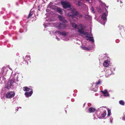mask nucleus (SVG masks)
Returning a JSON list of instances; mask_svg holds the SVG:
<instances>
[{
  "label": "nucleus",
  "mask_w": 125,
  "mask_h": 125,
  "mask_svg": "<svg viewBox=\"0 0 125 125\" xmlns=\"http://www.w3.org/2000/svg\"><path fill=\"white\" fill-rule=\"evenodd\" d=\"M88 111L90 113H93L94 112L96 111V110L94 108L91 107L89 108Z\"/></svg>",
  "instance_id": "9"
},
{
  "label": "nucleus",
  "mask_w": 125,
  "mask_h": 125,
  "mask_svg": "<svg viewBox=\"0 0 125 125\" xmlns=\"http://www.w3.org/2000/svg\"><path fill=\"white\" fill-rule=\"evenodd\" d=\"M103 95L104 96H109V94H108V93L107 92V93H106V94H105Z\"/></svg>",
  "instance_id": "27"
},
{
  "label": "nucleus",
  "mask_w": 125,
  "mask_h": 125,
  "mask_svg": "<svg viewBox=\"0 0 125 125\" xmlns=\"http://www.w3.org/2000/svg\"><path fill=\"white\" fill-rule=\"evenodd\" d=\"M78 31L80 33L83 34L84 32L83 29V28H82L81 29H79Z\"/></svg>",
  "instance_id": "13"
},
{
  "label": "nucleus",
  "mask_w": 125,
  "mask_h": 125,
  "mask_svg": "<svg viewBox=\"0 0 125 125\" xmlns=\"http://www.w3.org/2000/svg\"><path fill=\"white\" fill-rule=\"evenodd\" d=\"M91 10H92V12L93 13H95V12L94 10V9L93 6H92L91 7Z\"/></svg>",
  "instance_id": "26"
},
{
  "label": "nucleus",
  "mask_w": 125,
  "mask_h": 125,
  "mask_svg": "<svg viewBox=\"0 0 125 125\" xmlns=\"http://www.w3.org/2000/svg\"><path fill=\"white\" fill-rule=\"evenodd\" d=\"M106 115V110H104L103 112V113L101 115V118H103L105 117Z\"/></svg>",
  "instance_id": "11"
},
{
  "label": "nucleus",
  "mask_w": 125,
  "mask_h": 125,
  "mask_svg": "<svg viewBox=\"0 0 125 125\" xmlns=\"http://www.w3.org/2000/svg\"><path fill=\"white\" fill-rule=\"evenodd\" d=\"M102 93L103 94V95L105 94H106V93L108 92L106 90H105L104 91H101Z\"/></svg>",
  "instance_id": "22"
},
{
  "label": "nucleus",
  "mask_w": 125,
  "mask_h": 125,
  "mask_svg": "<svg viewBox=\"0 0 125 125\" xmlns=\"http://www.w3.org/2000/svg\"><path fill=\"white\" fill-rule=\"evenodd\" d=\"M60 21L62 22V23H65L67 22V21L63 16L61 15H59L58 17Z\"/></svg>",
  "instance_id": "6"
},
{
  "label": "nucleus",
  "mask_w": 125,
  "mask_h": 125,
  "mask_svg": "<svg viewBox=\"0 0 125 125\" xmlns=\"http://www.w3.org/2000/svg\"><path fill=\"white\" fill-rule=\"evenodd\" d=\"M109 61L108 60L105 61L103 63V65L104 67H107L109 65Z\"/></svg>",
  "instance_id": "7"
},
{
  "label": "nucleus",
  "mask_w": 125,
  "mask_h": 125,
  "mask_svg": "<svg viewBox=\"0 0 125 125\" xmlns=\"http://www.w3.org/2000/svg\"><path fill=\"white\" fill-rule=\"evenodd\" d=\"M86 37L88 38V39H87V40H89L90 41L92 42H94V40L93 38L92 37L88 36H86Z\"/></svg>",
  "instance_id": "10"
},
{
  "label": "nucleus",
  "mask_w": 125,
  "mask_h": 125,
  "mask_svg": "<svg viewBox=\"0 0 125 125\" xmlns=\"http://www.w3.org/2000/svg\"><path fill=\"white\" fill-rule=\"evenodd\" d=\"M102 18L103 19L104 21L106 20V13H104L102 16Z\"/></svg>",
  "instance_id": "12"
},
{
  "label": "nucleus",
  "mask_w": 125,
  "mask_h": 125,
  "mask_svg": "<svg viewBox=\"0 0 125 125\" xmlns=\"http://www.w3.org/2000/svg\"><path fill=\"white\" fill-rule=\"evenodd\" d=\"M109 71L110 72V70H106V75H110V73H108V72Z\"/></svg>",
  "instance_id": "30"
},
{
  "label": "nucleus",
  "mask_w": 125,
  "mask_h": 125,
  "mask_svg": "<svg viewBox=\"0 0 125 125\" xmlns=\"http://www.w3.org/2000/svg\"><path fill=\"white\" fill-rule=\"evenodd\" d=\"M119 103L120 104L124 105L125 103L123 100H120L119 101Z\"/></svg>",
  "instance_id": "18"
},
{
  "label": "nucleus",
  "mask_w": 125,
  "mask_h": 125,
  "mask_svg": "<svg viewBox=\"0 0 125 125\" xmlns=\"http://www.w3.org/2000/svg\"><path fill=\"white\" fill-rule=\"evenodd\" d=\"M122 119L124 120H125V115H124Z\"/></svg>",
  "instance_id": "32"
},
{
  "label": "nucleus",
  "mask_w": 125,
  "mask_h": 125,
  "mask_svg": "<svg viewBox=\"0 0 125 125\" xmlns=\"http://www.w3.org/2000/svg\"><path fill=\"white\" fill-rule=\"evenodd\" d=\"M97 90V88L96 87H95V88L93 89L92 90L94 92H96Z\"/></svg>",
  "instance_id": "24"
},
{
  "label": "nucleus",
  "mask_w": 125,
  "mask_h": 125,
  "mask_svg": "<svg viewBox=\"0 0 125 125\" xmlns=\"http://www.w3.org/2000/svg\"><path fill=\"white\" fill-rule=\"evenodd\" d=\"M56 27L59 29H64L66 27V24L65 23H60Z\"/></svg>",
  "instance_id": "4"
},
{
  "label": "nucleus",
  "mask_w": 125,
  "mask_h": 125,
  "mask_svg": "<svg viewBox=\"0 0 125 125\" xmlns=\"http://www.w3.org/2000/svg\"><path fill=\"white\" fill-rule=\"evenodd\" d=\"M78 13V12L75 10H73L72 12H69L67 14L68 16L70 17V19L72 20H75V16Z\"/></svg>",
  "instance_id": "1"
},
{
  "label": "nucleus",
  "mask_w": 125,
  "mask_h": 125,
  "mask_svg": "<svg viewBox=\"0 0 125 125\" xmlns=\"http://www.w3.org/2000/svg\"><path fill=\"white\" fill-rule=\"evenodd\" d=\"M29 89H30V90H32L33 89L32 87H30L29 88Z\"/></svg>",
  "instance_id": "33"
},
{
  "label": "nucleus",
  "mask_w": 125,
  "mask_h": 125,
  "mask_svg": "<svg viewBox=\"0 0 125 125\" xmlns=\"http://www.w3.org/2000/svg\"><path fill=\"white\" fill-rule=\"evenodd\" d=\"M83 34L85 35H89L88 33L87 32H83Z\"/></svg>",
  "instance_id": "28"
},
{
  "label": "nucleus",
  "mask_w": 125,
  "mask_h": 125,
  "mask_svg": "<svg viewBox=\"0 0 125 125\" xmlns=\"http://www.w3.org/2000/svg\"><path fill=\"white\" fill-rule=\"evenodd\" d=\"M120 2L121 3H123V2L121 0L120 1Z\"/></svg>",
  "instance_id": "34"
},
{
  "label": "nucleus",
  "mask_w": 125,
  "mask_h": 125,
  "mask_svg": "<svg viewBox=\"0 0 125 125\" xmlns=\"http://www.w3.org/2000/svg\"><path fill=\"white\" fill-rule=\"evenodd\" d=\"M15 94V92L13 91L8 92L6 95V97L7 98H11L13 97Z\"/></svg>",
  "instance_id": "2"
},
{
  "label": "nucleus",
  "mask_w": 125,
  "mask_h": 125,
  "mask_svg": "<svg viewBox=\"0 0 125 125\" xmlns=\"http://www.w3.org/2000/svg\"><path fill=\"white\" fill-rule=\"evenodd\" d=\"M25 61L29 60L30 59V57L29 56H26L25 57Z\"/></svg>",
  "instance_id": "19"
},
{
  "label": "nucleus",
  "mask_w": 125,
  "mask_h": 125,
  "mask_svg": "<svg viewBox=\"0 0 125 125\" xmlns=\"http://www.w3.org/2000/svg\"><path fill=\"white\" fill-rule=\"evenodd\" d=\"M72 26L74 27L75 28H77V27H78L77 25L74 23H73L72 24Z\"/></svg>",
  "instance_id": "23"
},
{
  "label": "nucleus",
  "mask_w": 125,
  "mask_h": 125,
  "mask_svg": "<svg viewBox=\"0 0 125 125\" xmlns=\"http://www.w3.org/2000/svg\"><path fill=\"white\" fill-rule=\"evenodd\" d=\"M82 48L83 49L85 50L89 51L90 50V48L86 47L85 46L82 47Z\"/></svg>",
  "instance_id": "14"
},
{
  "label": "nucleus",
  "mask_w": 125,
  "mask_h": 125,
  "mask_svg": "<svg viewBox=\"0 0 125 125\" xmlns=\"http://www.w3.org/2000/svg\"><path fill=\"white\" fill-rule=\"evenodd\" d=\"M106 6V7H108V6Z\"/></svg>",
  "instance_id": "36"
},
{
  "label": "nucleus",
  "mask_w": 125,
  "mask_h": 125,
  "mask_svg": "<svg viewBox=\"0 0 125 125\" xmlns=\"http://www.w3.org/2000/svg\"><path fill=\"white\" fill-rule=\"evenodd\" d=\"M32 93L33 91H31L30 92H25V95L26 97H29V96H31Z\"/></svg>",
  "instance_id": "8"
},
{
  "label": "nucleus",
  "mask_w": 125,
  "mask_h": 125,
  "mask_svg": "<svg viewBox=\"0 0 125 125\" xmlns=\"http://www.w3.org/2000/svg\"><path fill=\"white\" fill-rule=\"evenodd\" d=\"M101 83V82L100 81H99L98 82H96V84L97 85H98L99 84H100Z\"/></svg>",
  "instance_id": "31"
},
{
  "label": "nucleus",
  "mask_w": 125,
  "mask_h": 125,
  "mask_svg": "<svg viewBox=\"0 0 125 125\" xmlns=\"http://www.w3.org/2000/svg\"><path fill=\"white\" fill-rule=\"evenodd\" d=\"M61 3L63 8L64 9H66L71 7V5L69 2L67 1H61Z\"/></svg>",
  "instance_id": "3"
},
{
  "label": "nucleus",
  "mask_w": 125,
  "mask_h": 125,
  "mask_svg": "<svg viewBox=\"0 0 125 125\" xmlns=\"http://www.w3.org/2000/svg\"><path fill=\"white\" fill-rule=\"evenodd\" d=\"M85 18L87 20H89L90 19V16L88 15H85Z\"/></svg>",
  "instance_id": "21"
},
{
  "label": "nucleus",
  "mask_w": 125,
  "mask_h": 125,
  "mask_svg": "<svg viewBox=\"0 0 125 125\" xmlns=\"http://www.w3.org/2000/svg\"><path fill=\"white\" fill-rule=\"evenodd\" d=\"M33 14V12L32 11H30L28 17L27 18V19H28L30 18L32 15Z\"/></svg>",
  "instance_id": "15"
},
{
  "label": "nucleus",
  "mask_w": 125,
  "mask_h": 125,
  "mask_svg": "<svg viewBox=\"0 0 125 125\" xmlns=\"http://www.w3.org/2000/svg\"><path fill=\"white\" fill-rule=\"evenodd\" d=\"M89 0H86L87 1H89Z\"/></svg>",
  "instance_id": "37"
},
{
  "label": "nucleus",
  "mask_w": 125,
  "mask_h": 125,
  "mask_svg": "<svg viewBox=\"0 0 125 125\" xmlns=\"http://www.w3.org/2000/svg\"><path fill=\"white\" fill-rule=\"evenodd\" d=\"M108 111V116H109L111 115V111L110 109H109V108L107 110Z\"/></svg>",
  "instance_id": "20"
},
{
  "label": "nucleus",
  "mask_w": 125,
  "mask_h": 125,
  "mask_svg": "<svg viewBox=\"0 0 125 125\" xmlns=\"http://www.w3.org/2000/svg\"><path fill=\"white\" fill-rule=\"evenodd\" d=\"M67 34V33H66V32H62L61 35L65 36V35H66Z\"/></svg>",
  "instance_id": "25"
},
{
  "label": "nucleus",
  "mask_w": 125,
  "mask_h": 125,
  "mask_svg": "<svg viewBox=\"0 0 125 125\" xmlns=\"http://www.w3.org/2000/svg\"><path fill=\"white\" fill-rule=\"evenodd\" d=\"M119 1V0H117V2H118Z\"/></svg>",
  "instance_id": "35"
},
{
  "label": "nucleus",
  "mask_w": 125,
  "mask_h": 125,
  "mask_svg": "<svg viewBox=\"0 0 125 125\" xmlns=\"http://www.w3.org/2000/svg\"><path fill=\"white\" fill-rule=\"evenodd\" d=\"M23 90L25 91H28L30 90V89L27 87H24L23 88Z\"/></svg>",
  "instance_id": "16"
},
{
  "label": "nucleus",
  "mask_w": 125,
  "mask_h": 125,
  "mask_svg": "<svg viewBox=\"0 0 125 125\" xmlns=\"http://www.w3.org/2000/svg\"><path fill=\"white\" fill-rule=\"evenodd\" d=\"M57 11L60 14H61L62 13V11L61 9L60 8L58 7L57 9Z\"/></svg>",
  "instance_id": "17"
},
{
  "label": "nucleus",
  "mask_w": 125,
  "mask_h": 125,
  "mask_svg": "<svg viewBox=\"0 0 125 125\" xmlns=\"http://www.w3.org/2000/svg\"><path fill=\"white\" fill-rule=\"evenodd\" d=\"M55 33H57L59 34H60L61 35L62 32L60 31H56L55 32Z\"/></svg>",
  "instance_id": "29"
},
{
  "label": "nucleus",
  "mask_w": 125,
  "mask_h": 125,
  "mask_svg": "<svg viewBox=\"0 0 125 125\" xmlns=\"http://www.w3.org/2000/svg\"><path fill=\"white\" fill-rule=\"evenodd\" d=\"M13 81L10 80L9 81L6 85V88L8 89H10L12 86V85L13 84Z\"/></svg>",
  "instance_id": "5"
}]
</instances>
